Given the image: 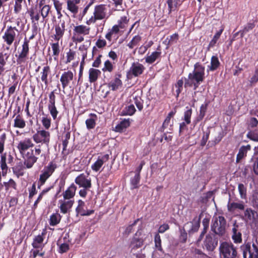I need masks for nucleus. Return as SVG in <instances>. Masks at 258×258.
I'll return each mask as SVG.
<instances>
[{
  "instance_id": "f03ea898",
  "label": "nucleus",
  "mask_w": 258,
  "mask_h": 258,
  "mask_svg": "<svg viewBox=\"0 0 258 258\" xmlns=\"http://www.w3.org/2000/svg\"><path fill=\"white\" fill-rule=\"evenodd\" d=\"M205 67L200 63L195 64L194 70L188 74L187 79H185L184 87L194 86V90H196L205 79Z\"/></svg>"
},
{
  "instance_id": "412c9836",
  "label": "nucleus",
  "mask_w": 258,
  "mask_h": 258,
  "mask_svg": "<svg viewBox=\"0 0 258 258\" xmlns=\"http://www.w3.org/2000/svg\"><path fill=\"white\" fill-rule=\"evenodd\" d=\"M258 218L257 212L250 208H246L243 213V219L247 222H254Z\"/></svg>"
},
{
  "instance_id": "5fc2aeb1",
  "label": "nucleus",
  "mask_w": 258,
  "mask_h": 258,
  "mask_svg": "<svg viewBox=\"0 0 258 258\" xmlns=\"http://www.w3.org/2000/svg\"><path fill=\"white\" fill-rule=\"evenodd\" d=\"M254 27L253 23H247L244 27L243 29L240 32L241 33V36L243 37L244 34L251 30Z\"/></svg>"
},
{
  "instance_id": "e2e57ef3",
  "label": "nucleus",
  "mask_w": 258,
  "mask_h": 258,
  "mask_svg": "<svg viewBox=\"0 0 258 258\" xmlns=\"http://www.w3.org/2000/svg\"><path fill=\"white\" fill-rule=\"evenodd\" d=\"M258 82V66L255 68L254 73L249 80L251 84H255Z\"/></svg>"
},
{
  "instance_id": "4c0bfd02",
  "label": "nucleus",
  "mask_w": 258,
  "mask_h": 258,
  "mask_svg": "<svg viewBox=\"0 0 258 258\" xmlns=\"http://www.w3.org/2000/svg\"><path fill=\"white\" fill-rule=\"evenodd\" d=\"M3 185L6 191H9L11 188L16 189L17 184L13 179H10L8 181L3 182Z\"/></svg>"
},
{
  "instance_id": "8fccbe9b",
  "label": "nucleus",
  "mask_w": 258,
  "mask_h": 258,
  "mask_svg": "<svg viewBox=\"0 0 258 258\" xmlns=\"http://www.w3.org/2000/svg\"><path fill=\"white\" fill-rule=\"evenodd\" d=\"M141 40V36L136 35L133 37L132 40L128 43L127 46L130 48H133L137 46Z\"/></svg>"
},
{
  "instance_id": "2eb2a0df",
  "label": "nucleus",
  "mask_w": 258,
  "mask_h": 258,
  "mask_svg": "<svg viewBox=\"0 0 258 258\" xmlns=\"http://www.w3.org/2000/svg\"><path fill=\"white\" fill-rule=\"evenodd\" d=\"M121 75L120 74H116L113 79L107 84L108 88L113 91L121 89L122 87V82L121 80Z\"/></svg>"
},
{
  "instance_id": "69168bd1",
  "label": "nucleus",
  "mask_w": 258,
  "mask_h": 258,
  "mask_svg": "<svg viewBox=\"0 0 258 258\" xmlns=\"http://www.w3.org/2000/svg\"><path fill=\"white\" fill-rule=\"evenodd\" d=\"M54 7L58 14H60V11L62 9V3L58 0H53Z\"/></svg>"
},
{
  "instance_id": "6ab92c4d",
  "label": "nucleus",
  "mask_w": 258,
  "mask_h": 258,
  "mask_svg": "<svg viewBox=\"0 0 258 258\" xmlns=\"http://www.w3.org/2000/svg\"><path fill=\"white\" fill-rule=\"evenodd\" d=\"M78 206L76 208V212L78 215L89 216L94 213V210H87L85 202L82 200H78Z\"/></svg>"
},
{
  "instance_id": "393cba45",
  "label": "nucleus",
  "mask_w": 258,
  "mask_h": 258,
  "mask_svg": "<svg viewBox=\"0 0 258 258\" xmlns=\"http://www.w3.org/2000/svg\"><path fill=\"white\" fill-rule=\"evenodd\" d=\"M119 29L117 25H114L111 29H109L108 32L105 35V38L111 42L115 41L118 38V33Z\"/></svg>"
},
{
  "instance_id": "052dcab7",
  "label": "nucleus",
  "mask_w": 258,
  "mask_h": 258,
  "mask_svg": "<svg viewBox=\"0 0 258 258\" xmlns=\"http://www.w3.org/2000/svg\"><path fill=\"white\" fill-rule=\"evenodd\" d=\"M155 243L156 248H157L159 250L162 251L161 240L159 234H156L155 236Z\"/></svg>"
},
{
  "instance_id": "de8ad7c7",
  "label": "nucleus",
  "mask_w": 258,
  "mask_h": 258,
  "mask_svg": "<svg viewBox=\"0 0 258 258\" xmlns=\"http://www.w3.org/2000/svg\"><path fill=\"white\" fill-rule=\"evenodd\" d=\"M50 9L51 7L48 5L44 6L42 8L39 9V10H40L41 15L43 19L48 16L49 13L50 11Z\"/></svg>"
},
{
  "instance_id": "ddd939ff",
  "label": "nucleus",
  "mask_w": 258,
  "mask_h": 258,
  "mask_svg": "<svg viewBox=\"0 0 258 258\" xmlns=\"http://www.w3.org/2000/svg\"><path fill=\"white\" fill-rule=\"evenodd\" d=\"M18 30L16 27H10L5 32L3 38L8 45H11L15 39Z\"/></svg>"
},
{
  "instance_id": "c9c22d12",
  "label": "nucleus",
  "mask_w": 258,
  "mask_h": 258,
  "mask_svg": "<svg viewBox=\"0 0 258 258\" xmlns=\"http://www.w3.org/2000/svg\"><path fill=\"white\" fill-rule=\"evenodd\" d=\"M130 125L129 120L124 119L117 124L114 131L116 132H122Z\"/></svg>"
},
{
  "instance_id": "3c124183",
  "label": "nucleus",
  "mask_w": 258,
  "mask_h": 258,
  "mask_svg": "<svg viewBox=\"0 0 258 258\" xmlns=\"http://www.w3.org/2000/svg\"><path fill=\"white\" fill-rule=\"evenodd\" d=\"M246 137L250 140L254 142H258V132L256 131H251L248 132Z\"/></svg>"
},
{
  "instance_id": "2f4dec72",
  "label": "nucleus",
  "mask_w": 258,
  "mask_h": 258,
  "mask_svg": "<svg viewBox=\"0 0 258 258\" xmlns=\"http://www.w3.org/2000/svg\"><path fill=\"white\" fill-rule=\"evenodd\" d=\"M26 125V121L20 114L16 116L14 119L13 126L15 128L23 129Z\"/></svg>"
},
{
  "instance_id": "0eeeda50",
  "label": "nucleus",
  "mask_w": 258,
  "mask_h": 258,
  "mask_svg": "<svg viewBox=\"0 0 258 258\" xmlns=\"http://www.w3.org/2000/svg\"><path fill=\"white\" fill-rule=\"evenodd\" d=\"M105 10V7L103 5L96 6L93 12V16L87 20L86 24L89 25L95 23L97 20L104 19L106 14Z\"/></svg>"
},
{
  "instance_id": "bb28decb",
  "label": "nucleus",
  "mask_w": 258,
  "mask_h": 258,
  "mask_svg": "<svg viewBox=\"0 0 258 258\" xmlns=\"http://www.w3.org/2000/svg\"><path fill=\"white\" fill-rule=\"evenodd\" d=\"M73 32L75 35H87L90 34V28L84 25H79L74 27Z\"/></svg>"
},
{
  "instance_id": "dca6fc26",
  "label": "nucleus",
  "mask_w": 258,
  "mask_h": 258,
  "mask_svg": "<svg viewBox=\"0 0 258 258\" xmlns=\"http://www.w3.org/2000/svg\"><path fill=\"white\" fill-rule=\"evenodd\" d=\"M74 203V200H68L63 198L59 200L58 201V207L60 212L64 214L69 213Z\"/></svg>"
},
{
  "instance_id": "ea45409f",
  "label": "nucleus",
  "mask_w": 258,
  "mask_h": 258,
  "mask_svg": "<svg viewBox=\"0 0 258 258\" xmlns=\"http://www.w3.org/2000/svg\"><path fill=\"white\" fill-rule=\"evenodd\" d=\"M30 16L32 22H38L40 19L39 12L36 8H32L30 11Z\"/></svg>"
},
{
  "instance_id": "a878e982",
  "label": "nucleus",
  "mask_w": 258,
  "mask_h": 258,
  "mask_svg": "<svg viewBox=\"0 0 258 258\" xmlns=\"http://www.w3.org/2000/svg\"><path fill=\"white\" fill-rule=\"evenodd\" d=\"M50 68L48 66L44 67L40 72V79L44 83L46 87L48 85V76L50 75Z\"/></svg>"
},
{
  "instance_id": "f704fd0d",
  "label": "nucleus",
  "mask_w": 258,
  "mask_h": 258,
  "mask_svg": "<svg viewBox=\"0 0 258 258\" xmlns=\"http://www.w3.org/2000/svg\"><path fill=\"white\" fill-rule=\"evenodd\" d=\"M43 236L44 234L42 233L41 235H39L34 238L32 243V245L34 248H38L43 247V241L44 240Z\"/></svg>"
},
{
  "instance_id": "c756f323",
  "label": "nucleus",
  "mask_w": 258,
  "mask_h": 258,
  "mask_svg": "<svg viewBox=\"0 0 258 258\" xmlns=\"http://www.w3.org/2000/svg\"><path fill=\"white\" fill-rule=\"evenodd\" d=\"M251 146L249 145H247V146H241L239 150L238 153L236 157V162L238 163L240 162L241 160H242L243 158L246 156L247 152L248 151L250 150Z\"/></svg>"
},
{
  "instance_id": "9b49d317",
  "label": "nucleus",
  "mask_w": 258,
  "mask_h": 258,
  "mask_svg": "<svg viewBox=\"0 0 258 258\" xmlns=\"http://www.w3.org/2000/svg\"><path fill=\"white\" fill-rule=\"evenodd\" d=\"M75 182L80 187L90 188L92 186L91 179L88 174H80L76 178Z\"/></svg>"
},
{
  "instance_id": "58836bf2",
  "label": "nucleus",
  "mask_w": 258,
  "mask_h": 258,
  "mask_svg": "<svg viewBox=\"0 0 258 258\" xmlns=\"http://www.w3.org/2000/svg\"><path fill=\"white\" fill-rule=\"evenodd\" d=\"M51 46L52 50V56H54V60H57L60 53L59 44L58 42L53 43L51 44Z\"/></svg>"
},
{
  "instance_id": "e433bc0d",
  "label": "nucleus",
  "mask_w": 258,
  "mask_h": 258,
  "mask_svg": "<svg viewBox=\"0 0 258 258\" xmlns=\"http://www.w3.org/2000/svg\"><path fill=\"white\" fill-rule=\"evenodd\" d=\"M136 111V109L133 104H130L125 107L121 114L123 115H132Z\"/></svg>"
},
{
  "instance_id": "774afa93",
  "label": "nucleus",
  "mask_w": 258,
  "mask_h": 258,
  "mask_svg": "<svg viewBox=\"0 0 258 258\" xmlns=\"http://www.w3.org/2000/svg\"><path fill=\"white\" fill-rule=\"evenodd\" d=\"M48 109L53 119L55 120L56 118L57 115L58 113L56 108V106H54L53 107H49L48 108Z\"/></svg>"
},
{
  "instance_id": "37998d69",
  "label": "nucleus",
  "mask_w": 258,
  "mask_h": 258,
  "mask_svg": "<svg viewBox=\"0 0 258 258\" xmlns=\"http://www.w3.org/2000/svg\"><path fill=\"white\" fill-rule=\"evenodd\" d=\"M91 115L93 116L94 118H89L86 120V124L88 129L93 128L96 124L95 120L97 118L96 115L94 114H91Z\"/></svg>"
},
{
  "instance_id": "7ed1b4c3",
  "label": "nucleus",
  "mask_w": 258,
  "mask_h": 258,
  "mask_svg": "<svg viewBox=\"0 0 258 258\" xmlns=\"http://www.w3.org/2000/svg\"><path fill=\"white\" fill-rule=\"evenodd\" d=\"M211 230L216 235L222 236L226 232V220L223 216L214 217L211 226Z\"/></svg>"
},
{
  "instance_id": "f3484780",
  "label": "nucleus",
  "mask_w": 258,
  "mask_h": 258,
  "mask_svg": "<svg viewBox=\"0 0 258 258\" xmlns=\"http://www.w3.org/2000/svg\"><path fill=\"white\" fill-rule=\"evenodd\" d=\"M218 245V240L213 237L210 234L206 235L204 241L203 247L208 251H212Z\"/></svg>"
},
{
  "instance_id": "c03bdc74",
  "label": "nucleus",
  "mask_w": 258,
  "mask_h": 258,
  "mask_svg": "<svg viewBox=\"0 0 258 258\" xmlns=\"http://www.w3.org/2000/svg\"><path fill=\"white\" fill-rule=\"evenodd\" d=\"M129 19L126 16H123L120 18L116 25L118 29H124L126 27Z\"/></svg>"
},
{
  "instance_id": "6e6552de",
  "label": "nucleus",
  "mask_w": 258,
  "mask_h": 258,
  "mask_svg": "<svg viewBox=\"0 0 258 258\" xmlns=\"http://www.w3.org/2000/svg\"><path fill=\"white\" fill-rule=\"evenodd\" d=\"M56 168V165L53 162H50L48 165L43 168L40 174L38 187L43 185L46 180L52 175Z\"/></svg>"
},
{
  "instance_id": "4be33fe9",
  "label": "nucleus",
  "mask_w": 258,
  "mask_h": 258,
  "mask_svg": "<svg viewBox=\"0 0 258 258\" xmlns=\"http://www.w3.org/2000/svg\"><path fill=\"white\" fill-rule=\"evenodd\" d=\"M245 205L242 201L238 202L230 201L227 204V209L230 212H234L236 211H244L245 210Z\"/></svg>"
},
{
  "instance_id": "f257e3e1",
  "label": "nucleus",
  "mask_w": 258,
  "mask_h": 258,
  "mask_svg": "<svg viewBox=\"0 0 258 258\" xmlns=\"http://www.w3.org/2000/svg\"><path fill=\"white\" fill-rule=\"evenodd\" d=\"M34 146L32 141L30 138H25L20 141L17 148L24 159V165L27 168H31L37 162V156L41 153L40 146H35L34 149L32 148Z\"/></svg>"
},
{
  "instance_id": "6e6d98bb",
  "label": "nucleus",
  "mask_w": 258,
  "mask_h": 258,
  "mask_svg": "<svg viewBox=\"0 0 258 258\" xmlns=\"http://www.w3.org/2000/svg\"><path fill=\"white\" fill-rule=\"evenodd\" d=\"M251 204L254 208L258 209V191L254 192L252 194Z\"/></svg>"
},
{
  "instance_id": "680f3d73",
  "label": "nucleus",
  "mask_w": 258,
  "mask_h": 258,
  "mask_svg": "<svg viewBox=\"0 0 258 258\" xmlns=\"http://www.w3.org/2000/svg\"><path fill=\"white\" fill-rule=\"evenodd\" d=\"M183 85V81L182 80H179L177 81L176 84L175 85V87L176 88V93L177 96H178L182 90Z\"/></svg>"
},
{
  "instance_id": "aec40b11",
  "label": "nucleus",
  "mask_w": 258,
  "mask_h": 258,
  "mask_svg": "<svg viewBox=\"0 0 258 258\" xmlns=\"http://www.w3.org/2000/svg\"><path fill=\"white\" fill-rule=\"evenodd\" d=\"M109 158L108 154L99 156L95 163L91 165V169L96 172L99 171L104 163L108 161Z\"/></svg>"
},
{
  "instance_id": "5701e85b",
  "label": "nucleus",
  "mask_w": 258,
  "mask_h": 258,
  "mask_svg": "<svg viewBox=\"0 0 258 258\" xmlns=\"http://www.w3.org/2000/svg\"><path fill=\"white\" fill-rule=\"evenodd\" d=\"M81 0H68L67 2V9L75 17L79 11L78 5Z\"/></svg>"
},
{
  "instance_id": "20e7f679",
  "label": "nucleus",
  "mask_w": 258,
  "mask_h": 258,
  "mask_svg": "<svg viewBox=\"0 0 258 258\" xmlns=\"http://www.w3.org/2000/svg\"><path fill=\"white\" fill-rule=\"evenodd\" d=\"M219 252L221 258H236L237 255L236 248L231 242L224 241L219 245Z\"/></svg>"
},
{
  "instance_id": "0e129e2a",
  "label": "nucleus",
  "mask_w": 258,
  "mask_h": 258,
  "mask_svg": "<svg viewBox=\"0 0 258 258\" xmlns=\"http://www.w3.org/2000/svg\"><path fill=\"white\" fill-rule=\"evenodd\" d=\"M75 52L70 49V50L67 53L66 63H68L74 60L75 58Z\"/></svg>"
},
{
  "instance_id": "a211bd4d",
  "label": "nucleus",
  "mask_w": 258,
  "mask_h": 258,
  "mask_svg": "<svg viewBox=\"0 0 258 258\" xmlns=\"http://www.w3.org/2000/svg\"><path fill=\"white\" fill-rule=\"evenodd\" d=\"M74 77V74L71 71L64 72L62 74L60 78V82L61 83L62 87L63 90H64L73 80Z\"/></svg>"
},
{
  "instance_id": "49530a36",
  "label": "nucleus",
  "mask_w": 258,
  "mask_h": 258,
  "mask_svg": "<svg viewBox=\"0 0 258 258\" xmlns=\"http://www.w3.org/2000/svg\"><path fill=\"white\" fill-rule=\"evenodd\" d=\"M140 180V176L135 175L133 177H132L130 180L131 188L135 189L138 188V184Z\"/></svg>"
},
{
  "instance_id": "9d476101",
  "label": "nucleus",
  "mask_w": 258,
  "mask_h": 258,
  "mask_svg": "<svg viewBox=\"0 0 258 258\" xmlns=\"http://www.w3.org/2000/svg\"><path fill=\"white\" fill-rule=\"evenodd\" d=\"M34 141L38 144H48L50 140V133L45 130L38 131L32 137Z\"/></svg>"
},
{
  "instance_id": "c85d7f7f",
  "label": "nucleus",
  "mask_w": 258,
  "mask_h": 258,
  "mask_svg": "<svg viewBox=\"0 0 258 258\" xmlns=\"http://www.w3.org/2000/svg\"><path fill=\"white\" fill-rule=\"evenodd\" d=\"M89 81L90 83H95L101 75V71L97 69L91 68L88 71Z\"/></svg>"
},
{
  "instance_id": "4d7b16f0",
  "label": "nucleus",
  "mask_w": 258,
  "mask_h": 258,
  "mask_svg": "<svg viewBox=\"0 0 258 258\" xmlns=\"http://www.w3.org/2000/svg\"><path fill=\"white\" fill-rule=\"evenodd\" d=\"M134 103L139 110L141 111L143 108V100L139 97H136L134 98Z\"/></svg>"
},
{
  "instance_id": "603ef678",
  "label": "nucleus",
  "mask_w": 258,
  "mask_h": 258,
  "mask_svg": "<svg viewBox=\"0 0 258 258\" xmlns=\"http://www.w3.org/2000/svg\"><path fill=\"white\" fill-rule=\"evenodd\" d=\"M14 1V11L16 14L19 13L22 9V2L23 0H13Z\"/></svg>"
},
{
  "instance_id": "72a5a7b5",
  "label": "nucleus",
  "mask_w": 258,
  "mask_h": 258,
  "mask_svg": "<svg viewBox=\"0 0 258 258\" xmlns=\"http://www.w3.org/2000/svg\"><path fill=\"white\" fill-rule=\"evenodd\" d=\"M220 66V62L218 58L216 56H212L211 59L210 64L208 66L207 71H214Z\"/></svg>"
},
{
  "instance_id": "39448f33",
  "label": "nucleus",
  "mask_w": 258,
  "mask_h": 258,
  "mask_svg": "<svg viewBox=\"0 0 258 258\" xmlns=\"http://www.w3.org/2000/svg\"><path fill=\"white\" fill-rule=\"evenodd\" d=\"M240 249L242 252L243 258H258V247L255 243L252 246L250 242H244Z\"/></svg>"
},
{
  "instance_id": "423d86ee",
  "label": "nucleus",
  "mask_w": 258,
  "mask_h": 258,
  "mask_svg": "<svg viewBox=\"0 0 258 258\" xmlns=\"http://www.w3.org/2000/svg\"><path fill=\"white\" fill-rule=\"evenodd\" d=\"M147 236L143 233L142 231L138 230L134 235L131 241L130 244L131 251L133 252L134 251L141 248L143 246Z\"/></svg>"
},
{
  "instance_id": "09e8293b",
  "label": "nucleus",
  "mask_w": 258,
  "mask_h": 258,
  "mask_svg": "<svg viewBox=\"0 0 258 258\" xmlns=\"http://www.w3.org/2000/svg\"><path fill=\"white\" fill-rule=\"evenodd\" d=\"M59 246V252L63 253L67 252L69 249V244L68 243H62L61 240H59L57 242Z\"/></svg>"
},
{
  "instance_id": "79ce46f5",
  "label": "nucleus",
  "mask_w": 258,
  "mask_h": 258,
  "mask_svg": "<svg viewBox=\"0 0 258 258\" xmlns=\"http://www.w3.org/2000/svg\"><path fill=\"white\" fill-rule=\"evenodd\" d=\"M66 29H63L56 25L55 27V34L54 35V39L58 41L63 36Z\"/></svg>"
},
{
  "instance_id": "1a4fd4ad",
  "label": "nucleus",
  "mask_w": 258,
  "mask_h": 258,
  "mask_svg": "<svg viewBox=\"0 0 258 258\" xmlns=\"http://www.w3.org/2000/svg\"><path fill=\"white\" fill-rule=\"evenodd\" d=\"M29 40L25 38L22 45V49L18 51V55H16L18 64H21L24 63L27 59L29 51Z\"/></svg>"
},
{
  "instance_id": "b1692460",
  "label": "nucleus",
  "mask_w": 258,
  "mask_h": 258,
  "mask_svg": "<svg viewBox=\"0 0 258 258\" xmlns=\"http://www.w3.org/2000/svg\"><path fill=\"white\" fill-rule=\"evenodd\" d=\"M200 220L194 219L192 222H187L184 226V229H186L188 233H192L198 231L200 227Z\"/></svg>"
},
{
  "instance_id": "f8f14e48",
  "label": "nucleus",
  "mask_w": 258,
  "mask_h": 258,
  "mask_svg": "<svg viewBox=\"0 0 258 258\" xmlns=\"http://www.w3.org/2000/svg\"><path fill=\"white\" fill-rule=\"evenodd\" d=\"M145 69L144 66L139 62L132 63L127 74L128 79H132L133 76L138 77L141 75Z\"/></svg>"
},
{
  "instance_id": "7c9ffc66",
  "label": "nucleus",
  "mask_w": 258,
  "mask_h": 258,
  "mask_svg": "<svg viewBox=\"0 0 258 258\" xmlns=\"http://www.w3.org/2000/svg\"><path fill=\"white\" fill-rule=\"evenodd\" d=\"M161 54L160 51H154L145 57V61L147 63L152 64L160 57Z\"/></svg>"
},
{
  "instance_id": "a18cd8bd",
  "label": "nucleus",
  "mask_w": 258,
  "mask_h": 258,
  "mask_svg": "<svg viewBox=\"0 0 258 258\" xmlns=\"http://www.w3.org/2000/svg\"><path fill=\"white\" fill-rule=\"evenodd\" d=\"M238 189L240 198L243 200H246L247 198L246 187L243 184L240 183L238 184Z\"/></svg>"
},
{
  "instance_id": "cd10ccee",
  "label": "nucleus",
  "mask_w": 258,
  "mask_h": 258,
  "mask_svg": "<svg viewBox=\"0 0 258 258\" xmlns=\"http://www.w3.org/2000/svg\"><path fill=\"white\" fill-rule=\"evenodd\" d=\"M77 189L76 186L74 184L72 183L63 193H62V196L63 198L67 199V200H73L72 199L74 197L76 193V191Z\"/></svg>"
},
{
  "instance_id": "338daca9",
  "label": "nucleus",
  "mask_w": 258,
  "mask_h": 258,
  "mask_svg": "<svg viewBox=\"0 0 258 258\" xmlns=\"http://www.w3.org/2000/svg\"><path fill=\"white\" fill-rule=\"evenodd\" d=\"M72 39L73 41L76 43H80L84 41V38L83 35H81L79 34L75 35V33L74 32H73Z\"/></svg>"
},
{
  "instance_id": "13d9d810",
  "label": "nucleus",
  "mask_w": 258,
  "mask_h": 258,
  "mask_svg": "<svg viewBox=\"0 0 258 258\" xmlns=\"http://www.w3.org/2000/svg\"><path fill=\"white\" fill-rule=\"evenodd\" d=\"M6 140V135L5 133H4L0 136V154L3 153L4 151V146Z\"/></svg>"
},
{
  "instance_id": "473e14b6",
  "label": "nucleus",
  "mask_w": 258,
  "mask_h": 258,
  "mask_svg": "<svg viewBox=\"0 0 258 258\" xmlns=\"http://www.w3.org/2000/svg\"><path fill=\"white\" fill-rule=\"evenodd\" d=\"M115 68V63L107 59L105 60L104 63V66L102 69V71L103 73L108 72L109 73H111L114 71Z\"/></svg>"
},
{
  "instance_id": "bf43d9fd",
  "label": "nucleus",
  "mask_w": 258,
  "mask_h": 258,
  "mask_svg": "<svg viewBox=\"0 0 258 258\" xmlns=\"http://www.w3.org/2000/svg\"><path fill=\"white\" fill-rule=\"evenodd\" d=\"M42 123L43 126L46 128L48 129L51 125V119L47 116H43L42 118Z\"/></svg>"
},
{
  "instance_id": "864d4df0",
  "label": "nucleus",
  "mask_w": 258,
  "mask_h": 258,
  "mask_svg": "<svg viewBox=\"0 0 258 258\" xmlns=\"http://www.w3.org/2000/svg\"><path fill=\"white\" fill-rule=\"evenodd\" d=\"M55 96L54 95V92H51L49 94V101L48 104V108L53 107L55 106Z\"/></svg>"
},
{
  "instance_id": "a19ab883",
  "label": "nucleus",
  "mask_w": 258,
  "mask_h": 258,
  "mask_svg": "<svg viewBox=\"0 0 258 258\" xmlns=\"http://www.w3.org/2000/svg\"><path fill=\"white\" fill-rule=\"evenodd\" d=\"M60 219L61 216L59 214H53L50 217L49 224L51 226H55L59 223Z\"/></svg>"
},
{
  "instance_id": "4468645a",
  "label": "nucleus",
  "mask_w": 258,
  "mask_h": 258,
  "mask_svg": "<svg viewBox=\"0 0 258 258\" xmlns=\"http://www.w3.org/2000/svg\"><path fill=\"white\" fill-rule=\"evenodd\" d=\"M231 238L235 243L239 244L242 242L240 225L236 221H234L232 226Z\"/></svg>"
}]
</instances>
